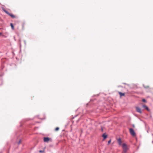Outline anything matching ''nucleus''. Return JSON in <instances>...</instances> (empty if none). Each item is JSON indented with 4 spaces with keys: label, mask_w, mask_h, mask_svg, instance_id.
<instances>
[{
    "label": "nucleus",
    "mask_w": 153,
    "mask_h": 153,
    "mask_svg": "<svg viewBox=\"0 0 153 153\" xmlns=\"http://www.w3.org/2000/svg\"><path fill=\"white\" fill-rule=\"evenodd\" d=\"M142 101L143 102H145L146 101V100L145 99H143L142 100Z\"/></svg>",
    "instance_id": "nucleus-15"
},
{
    "label": "nucleus",
    "mask_w": 153,
    "mask_h": 153,
    "mask_svg": "<svg viewBox=\"0 0 153 153\" xmlns=\"http://www.w3.org/2000/svg\"><path fill=\"white\" fill-rule=\"evenodd\" d=\"M143 107L147 111H149V109L147 106L145 105H143Z\"/></svg>",
    "instance_id": "nucleus-6"
},
{
    "label": "nucleus",
    "mask_w": 153,
    "mask_h": 153,
    "mask_svg": "<svg viewBox=\"0 0 153 153\" xmlns=\"http://www.w3.org/2000/svg\"><path fill=\"white\" fill-rule=\"evenodd\" d=\"M117 142L119 145H121V140L120 138H119L117 139Z\"/></svg>",
    "instance_id": "nucleus-5"
},
{
    "label": "nucleus",
    "mask_w": 153,
    "mask_h": 153,
    "mask_svg": "<svg viewBox=\"0 0 153 153\" xmlns=\"http://www.w3.org/2000/svg\"><path fill=\"white\" fill-rule=\"evenodd\" d=\"M10 25L12 29L13 30H14V27L12 23H10Z\"/></svg>",
    "instance_id": "nucleus-11"
},
{
    "label": "nucleus",
    "mask_w": 153,
    "mask_h": 153,
    "mask_svg": "<svg viewBox=\"0 0 153 153\" xmlns=\"http://www.w3.org/2000/svg\"><path fill=\"white\" fill-rule=\"evenodd\" d=\"M129 131L131 134L133 136H134L135 135V133L134 130L132 128H130Z\"/></svg>",
    "instance_id": "nucleus-2"
},
{
    "label": "nucleus",
    "mask_w": 153,
    "mask_h": 153,
    "mask_svg": "<svg viewBox=\"0 0 153 153\" xmlns=\"http://www.w3.org/2000/svg\"><path fill=\"white\" fill-rule=\"evenodd\" d=\"M59 129V127H56L55 129V130L56 131H57Z\"/></svg>",
    "instance_id": "nucleus-12"
},
{
    "label": "nucleus",
    "mask_w": 153,
    "mask_h": 153,
    "mask_svg": "<svg viewBox=\"0 0 153 153\" xmlns=\"http://www.w3.org/2000/svg\"><path fill=\"white\" fill-rule=\"evenodd\" d=\"M102 137L104 138L103 140L106 138L107 137V135L105 134H103L102 135Z\"/></svg>",
    "instance_id": "nucleus-7"
},
{
    "label": "nucleus",
    "mask_w": 153,
    "mask_h": 153,
    "mask_svg": "<svg viewBox=\"0 0 153 153\" xmlns=\"http://www.w3.org/2000/svg\"><path fill=\"white\" fill-rule=\"evenodd\" d=\"M111 140H110L108 142V144H109L111 142Z\"/></svg>",
    "instance_id": "nucleus-14"
},
{
    "label": "nucleus",
    "mask_w": 153,
    "mask_h": 153,
    "mask_svg": "<svg viewBox=\"0 0 153 153\" xmlns=\"http://www.w3.org/2000/svg\"><path fill=\"white\" fill-rule=\"evenodd\" d=\"M122 146L123 149L122 153H126L127 151L129 149L125 143L122 144Z\"/></svg>",
    "instance_id": "nucleus-1"
},
{
    "label": "nucleus",
    "mask_w": 153,
    "mask_h": 153,
    "mask_svg": "<svg viewBox=\"0 0 153 153\" xmlns=\"http://www.w3.org/2000/svg\"><path fill=\"white\" fill-rule=\"evenodd\" d=\"M10 16L12 17V18H16V16L15 15H14L13 14H10Z\"/></svg>",
    "instance_id": "nucleus-9"
},
{
    "label": "nucleus",
    "mask_w": 153,
    "mask_h": 153,
    "mask_svg": "<svg viewBox=\"0 0 153 153\" xmlns=\"http://www.w3.org/2000/svg\"><path fill=\"white\" fill-rule=\"evenodd\" d=\"M119 94L120 95V97L122 96H124L125 95V94L123 93H122L121 92H119Z\"/></svg>",
    "instance_id": "nucleus-8"
},
{
    "label": "nucleus",
    "mask_w": 153,
    "mask_h": 153,
    "mask_svg": "<svg viewBox=\"0 0 153 153\" xmlns=\"http://www.w3.org/2000/svg\"><path fill=\"white\" fill-rule=\"evenodd\" d=\"M2 9L3 11H4L7 14H8V15H10V14L9 13L7 10H6L4 8H3Z\"/></svg>",
    "instance_id": "nucleus-10"
},
{
    "label": "nucleus",
    "mask_w": 153,
    "mask_h": 153,
    "mask_svg": "<svg viewBox=\"0 0 153 153\" xmlns=\"http://www.w3.org/2000/svg\"><path fill=\"white\" fill-rule=\"evenodd\" d=\"M1 33H0V35H1Z\"/></svg>",
    "instance_id": "nucleus-17"
},
{
    "label": "nucleus",
    "mask_w": 153,
    "mask_h": 153,
    "mask_svg": "<svg viewBox=\"0 0 153 153\" xmlns=\"http://www.w3.org/2000/svg\"><path fill=\"white\" fill-rule=\"evenodd\" d=\"M44 150H40L39 151V152L40 153H42V152H44Z\"/></svg>",
    "instance_id": "nucleus-13"
},
{
    "label": "nucleus",
    "mask_w": 153,
    "mask_h": 153,
    "mask_svg": "<svg viewBox=\"0 0 153 153\" xmlns=\"http://www.w3.org/2000/svg\"><path fill=\"white\" fill-rule=\"evenodd\" d=\"M21 143V140H20L19 142H18V144H19Z\"/></svg>",
    "instance_id": "nucleus-16"
},
{
    "label": "nucleus",
    "mask_w": 153,
    "mask_h": 153,
    "mask_svg": "<svg viewBox=\"0 0 153 153\" xmlns=\"http://www.w3.org/2000/svg\"><path fill=\"white\" fill-rule=\"evenodd\" d=\"M50 139L48 137H44V141L45 142H48L50 140Z\"/></svg>",
    "instance_id": "nucleus-4"
},
{
    "label": "nucleus",
    "mask_w": 153,
    "mask_h": 153,
    "mask_svg": "<svg viewBox=\"0 0 153 153\" xmlns=\"http://www.w3.org/2000/svg\"><path fill=\"white\" fill-rule=\"evenodd\" d=\"M136 110L137 111V112H138L140 114L142 113V111H141V109L139 107H136Z\"/></svg>",
    "instance_id": "nucleus-3"
}]
</instances>
